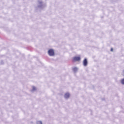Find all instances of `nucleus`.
I'll return each mask as SVG.
<instances>
[{
	"instance_id": "nucleus-1",
	"label": "nucleus",
	"mask_w": 124,
	"mask_h": 124,
	"mask_svg": "<svg viewBox=\"0 0 124 124\" xmlns=\"http://www.w3.org/2000/svg\"><path fill=\"white\" fill-rule=\"evenodd\" d=\"M48 54L51 57H53V56H55V51L52 49H49L48 51Z\"/></svg>"
},
{
	"instance_id": "nucleus-2",
	"label": "nucleus",
	"mask_w": 124,
	"mask_h": 124,
	"mask_svg": "<svg viewBox=\"0 0 124 124\" xmlns=\"http://www.w3.org/2000/svg\"><path fill=\"white\" fill-rule=\"evenodd\" d=\"M81 60V57L76 56L73 58V62H79Z\"/></svg>"
},
{
	"instance_id": "nucleus-3",
	"label": "nucleus",
	"mask_w": 124,
	"mask_h": 124,
	"mask_svg": "<svg viewBox=\"0 0 124 124\" xmlns=\"http://www.w3.org/2000/svg\"><path fill=\"white\" fill-rule=\"evenodd\" d=\"M88 64V61H87V59H85L83 61V65L84 66H87Z\"/></svg>"
},
{
	"instance_id": "nucleus-4",
	"label": "nucleus",
	"mask_w": 124,
	"mask_h": 124,
	"mask_svg": "<svg viewBox=\"0 0 124 124\" xmlns=\"http://www.w3.org/2000/svg\"><path fill=\"white\" fill-rule=\"evenodd\" d=\"M70 96L69 93H66L64 95L65 98H68Z\"/></svg>"
},
{
	"instance_id": "nucleus-5",
	"label": "nucleus",
	"mask_w": 124,
	"mask_h": 124,
	"mask_svg": "<svg viewBox=\"0 0 124 124\" xmlns=\"http://www.w3.org/2000/svg\"><path fill=\"white\" fill-rule=\"evenodd\" d=\"M73 70L75 72V71H77V70H78V69L77 68H76V67H75V68H73Z\"/></svg>"
},
{
	"instance_id": "nucleus-6",
	"label": "nucleus",
	"mask_w": 124,
	"mask_h": 124,
	"mask_svg": "<svg viewBox=\"0 0 124 124\" xmlns=\"http://www.w3.org/2000/svg\"><path fill=\"white\" fill-rule=\"evenodd\" d=\"M121 83L122 84H123V85H124V78L122 79L121 80Z\"/></svg>"
},
{
	"instance_id": "nucleus-7",
	"label": "nucleus",
	"mask_w": 124,
	"mask_h": 124,
	"mask_svg": "<svg viewBox=\"0 0 124 124\" xmlns=\"http://www.w3.org/2000/svg\"><path fill=\"white\" fill-rule=\"evenodd\" d=\"M38 124H42V122L41 121H38Z\"/></svg>"
},
{
	"instance_id": "nucleus-8",
	"label": "nucleus",
	"mask_w": 124,
	"mask_h": 124,
	"mask_svg": "<svg viewBox=\"0 0 124 124\" xmlns=\"http://www.w3.org/2000/svg\"><path fill=\"white\" fill-rule=\"evenodd\" d=\"M110 51H111V52H113V48H111Z\"/></svg>"
}]
</instances>
